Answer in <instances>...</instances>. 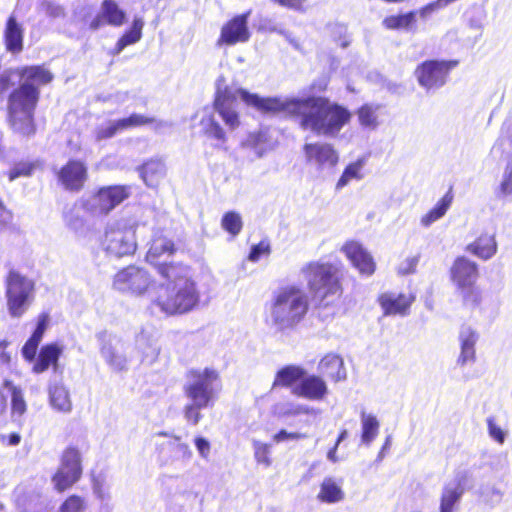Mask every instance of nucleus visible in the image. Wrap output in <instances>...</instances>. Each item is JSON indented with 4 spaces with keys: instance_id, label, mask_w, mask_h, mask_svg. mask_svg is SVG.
I'll return each instance as SVG.
<instances>
[{
    "instance_id": "obj_1",
    "label": "nucleus",
    "mask_w": 512,
    "mask_h": 512,
    "mask_svg": "<svg viewBox=\"0 0 512 512\" xmlns=\"http://www.w3.org/2000/svg\"><path fill=\"white\" fill-rule=\"evenodd\" d=\"M352 112L325 96L303 97L299 127L316 135L336 136L352 120Z\"/></svg>"
},
{
    "instance_id": "obj_2",
    "label": "nucleus",
    "mask_w": 512,
    "mask_h": 512,
    "mask_svg": "<svg viewBox=\"0 0 512 512\" xmlns=\"http://www.w3.org/2000/svg\"><path fill=\"white\" fill-rule=\"evenodd\" d=\"M19 86L9 98V117L14 131L29 135L32 131V68L4 71L0 75V90Z\"/></svg>"
},
{
    "instance_id": "obj_3",
    "label": "nucleus",
    "mask_w": 512,
    "mask_h": 512,
    "mask_svg": "<svg viewBox=\"0 0 512 512\" xmlns=\"http://www.w3.org/2000/svg\"><path fill=\"white\" fill-rule=\"evenodd\" d=\"M183 393L189 403L183 407V416L187 423L197 425L202 419V409L213 407L217 400L215 386L220 384L219 372L210 367L192 368L186 372Z\"/></svg>"
},
{
    "instance_id": "obj_4",
    "label": "nucleus",
    "mask_w": 512,
    "mask_h": 512,
    "mask_svg": "<svg viewBox=\"0 0 512 512\" xmlns=\"http://www.w3.org/2000/svg\"><path fill=\"white\" fill-rule=\"evenodd\" d=\"M308 310V297L296 285L278 288L269 304L271 323L281 331L296 328L305 319Z\"/></svg>"
},
{
    "instance_id": "obj_5",
    "label": "nucleus",
    "mask_w": 512,
    "mask_h": 512,
    "mask_svg": "<svg viewBox=\"0 0 512 512\" xmlns=\"http://www.w3.org/2000/svg\"><path fill=\"white\" fill-rule=\"evenodd\" d=\"M307 288L310 291L317 308H327L343 294L342 267L330 262L312 261L303 268Z\"/></svg>"
},
{
    "instance_id": "obj_6",
    "label": "nucleus",
    "mask_w": 512,
    "mask_h": 512,
    "mask_svg": "<svg viewBox=\"0 0 512 512\" xmlns=\"http://www.w3.org/2000/svg\"><path fill=\"white\" fill-rule=\"evenodd\" d=\"M478 264L466 256H457L449 268V278L456 288L463 307L476 309L483 301V291L477 285Z\"/></svg>"
},
{
    "instance_id": "obj_7",
    "label": "nucleus",
    "mask_w": 512,
    "mask_h": 512,
    "mask_svg": "<svg viewBox=\"0 0 512 512\" xmlns=\"http://www.w3.org/2000/svg\"><path fill=\"white\" fill-rule=\"evenodd\" d=\"M200 293L194 280L170 287H157L153 305L166 315H181L193 310L199 303Z\"/></svg>"
},
{
    "instance_id": "obj_8",
    "label": "nucleus",
    "mask_w": 512,
    "mask_h": 512,
    "mask_svg": "<svg viewBox=\"0 0 512 512\" xmlns=\"http://www.w3.org/2000/svg\"><path fill=\"white\" fill-rule=\"evenodd\" d=\"M240 98L248 105L254 107L264 115L283 114L288 118L300 121L303 98L298 97H260L245 89L238 90Z\"/></svg>"
},
{
    "instance_id": "obj_9",
    "label": "nucleus",
    "mask_w": 512,
    "mask_h": 512,
    "mask_svg": "<svg viewBox=\"0 0 512 512\" xmlns=\"http://www.w3.org/2000/svg\"><path fill=\"white\" fill-rule=\"evenodd\" d=\"M127 185H109L97 189L89 199L81 202L83 210L91 217H103L130 196Z\"/></svg>"
},
{
    "instance_id": "obj_10",
    "label": "nucleus",
    "mask_w": 512,
    "mask_h": 512,
    "mask_svg": "<svg viewBox=\"0 0 512 512\" xmlns=\"http://www.w3.org/2000/svg\"><path fill=\"white\" fill-rule=\"evenodd\" d=\"M80 450L73 445L67 446L60 458V466L52 476L54 488L62 493L70 489L82 477Z\"/></svg>"
},
{
    "instance_id": "obj_11",
    "label": "nucleus",
    "mask_w": 512,
    "mask_h": 512,
    "mask_svg": "<svg viewBox=\"0 0 512 512\" xmlns=\"http://www.w3.org/2000/svg\"><path fill=\"white\" fill-rule=\"evenodd\" d=\"M154 283L152 275L146 269L128 265L116 272L112 287L121 293L141 296L148 292Z\"/></svg>"
},
{
    "instance_id": "obj_12",
    "label": "nucleus",
    "mask_w": 512,
    "mask_h": 512,
    "mask_svg": "<svg viewBox=\"0 0 512 512\" xmlns=\"http://www.w3.org/2000/svg\"><path fill=\"white\" fill-rule=\"evenodd\" d=\"M458 64V60L429 59L418 64L414 74L421 87L427 90L437 89L446 84L450 72Z\"/></svg>"
},
{
    "instance_id": "obj_13",
    "label": "nucleus",
    "mask_w": 512,
    "mask_h": 512,
    "mask_svg": "<svg viewBox=\"0 0 512 512\" xmlns=\"http://www.w3.org/2000/svg\"><path fill=\"white\" fill-rule=\"evenodd\" d=\"M56 179L65 191L79 193L89 179L88 165L82 159L70 158L56 172Z\"/></svg>"
},
{
    "instance_id": "obj_14",
    "label": "nucleus",
    "mask_w": 512,
    "mask_h": 512,
    "mask_svg": "<svg viewBox=\"0 0 512 512\" xmlns=\"http://www.w3.org/2000/svg\"><path fill=\"white\" fill-rule=\"evenodd\" d=\"M32 288L29 280L11 271L7 279L8 308L12 316H21L28 308V295Z\"/></svg>"
},
{
    "instance_id": "obj_15",
    "label": "nucleus",
    "mask_w": 512,
    "mask_h": 512,
    "mask_svg": "<svg viewBox=\"0 0 512 512\" xmlns=\"http://www.w3.org/2000/svg\"><path fill=\"white\" fill-rule=\"evenodd\" d=\"M249 15L250 12H245L227 20L221 27L217 44L233 46L247 42L251 37L248 27Z\"/></svg>"
},
{
    "instance_id": "obj_16",
    "label": "nucleus",
    "mask_w": 512,
    "mask_h": 512,
    "mask_svg": "<svg viewBox=\"0 0 512 512\" xmlns=\"http://www.w3.org/2000/svg\"><path fill=\"white\" fill-rule=\"evenodd\" d=\"M340 250L361 275L371 276L375 273L376 263L374 258L359 241L347 240Z\"/></svg>"
},
{
    "instance_id": "obj_17",
    "label": "nucleus",
    "mask_w": 512,
    "mask_h": 512,
    "mask_svg": "<svg viewBox=\"0 0 512 512\" xmlns=\"http://www.w3.org/2000/svg\"><path fill=\"white\" fill-rule=\"evenodd\" d=\"M305 160L308 164H315L318 168L333 167L338 163L339 155L334 146L326 142L305 143L302 147Z\"/></svg>"
},
{
    "instance_id": "obj_18",
    "label": "nucleus",
    "mask_w": 512,
    "mask_h": 512,
    "mask_svg": "<svg viewBox=\"0 0 512 512\" xmlns=\"http://www.w3.org/2000/svg\"><path fill=\"white\" fill-rule=\"evenodd\" d=\"M104 242L107 252L116 257L130 255L136 249L134 233L129 230L112 229L106 232Z\"/></svg>"
},
{
    "instance_id": "obj_19",
    "label": "nucleus",
    "mask_w": 512,
    "mask_h": 512,
    "mask_svg": "<svg viewBox=\"0 0 512 512\" xmlns=\"http://www.w3.org/2000/svg\"><path fill=\"white\" fill-rule=\"evenodd\" d=\"M163 281L158 287H170L192 281L190 267L182 262L165 261L153 267Z\"/></svg>"
},
{
    "instance_id": "obj_20",
    "label": "nucleus",
    "mask_w": 512,
    "mask_h": 512,
    "mask_svg": "<svg viewBox=\"0 0 512 512\" xmlns=\"http://www.w3.org/2000/svg\"><path fill=\"white\" fill-rule=\"evenodd\" d=\"M414 301L415 295L411 292L399 294L384 292L377 297L384 315H407Z\"/></svg>"
},
{
    "instance_id": "obj_21",
    "label": "nucleus",
    "mask_w": 512,
    "mask_h": 512,
    "mask_svg": "<svg viewBox=\"0 0 512 512\" xmlns=\"http://www.w3.org/2000/svg\"><path fill=\"white\" fill-rule=\"evenodd\" d=\"M292 394L308 400L320 401L328 394V387L320 376L306 373L301 382L292 388Z\"/></svg>"
},
{
    "instance_id": "obj_22",
    "label": "nucleus",
    "mask_w": 512,
    "mask_h": 512,
    "mask_svg": "<svg viewBox=\"0 0 512 512\" xmlns=\"http://www.w3.org/2000/svg\"><path fill=\"white\" fill-rule=\"evenodd\" d=\"M126 22V13L115 0H103L101 12L89 24L90 29L97 30L104 25L120 27Z\"/></svg>"
},
{
    "instance_id": "obj_23",
    "label": "nucleus",
    "mask_w": 512,
    "mask_h": 512,
    "mask_svg": "<svg viewBox=\"0 0 512 512\" xmlns=\"http://www.w3.org/2000/svg\"><path fill=\"white\" fill-rule=\"evenodd\" d=\"M176 251L177 248L172 239L162 233H157L151 239L150 246L145 254V261L151 267H154L164 262L161 261L162 256H172Z\"/></svg>"
},
{
    "instance_id": "obj_24",
    "label": "nucleus",
    "mask_w": 512,
    "mask_h": 512,
    "mask_svg": "<svg viewBox=\"0 0 512 512\" xmlns=\"http://www.w3.org/2000/svg\"><path fill=\"white\" fill-rule=\"evenodd\" d=\"M318 370L333 382H339L346 378L343 358L336 353H327L320 360Z\"/></svg>"
},
{
    "instance_id": "obj_25",
    "label": "nucleus",
    "mask_w": 512,
    "mask_h": 512,
    "mask_svg": "<svg viewBox=\"0 0 512 512\" xmlns=\"http://www.w3.org/2000/svg\"><path fill=\"white\" fill-rule=\"evenodd\" d=\"M63 349L57 343H49L41 347L38 357L34 363V372L42 373L52 368L58 369V361Z\"/></svg>"
},
{
    "instance_id": "obj_26",
    "label": "nucleus",
    "mask_w": 512,
    "mask_h": 512,
    "mask_svg": "<svg viewBox=\"0 0 512 512\" xmlns=\"http://www.w3.org/2000/svg\"><path fill=\"white\" fill-rule=\"evenodd\" d=\"M465 251L482 260H488L497 252L495 236L488 232H482L472 243L465 247Z\"/></svg>"
},
{
    "instance_id": "obj_27",
    "label": "nucleus",
    "mask_w": 512,
    "mask_h": 512,
    "mask_svg": "<svg viewBox=\"0 0 512 512\" xmlns=\"http://www.w3.org/2000/svg\"><path fill=\"white\" fill-rule=\"evenodd\" d=\"M306 370L297 365H286L280 368L272 382V389L275 388H293L301 382L305 376Z\"/></svg>"
},
{
    "instance_id": "obj_28",
    "label": "nucleus",
    "mask_w": 512,
    "mask_h": 512,
    "mask_svg": "<svg viewBox=\"0 0 512 512\" xmlns=\"http://www.w3.org/2000/svg\"><path fill=\"white\" fill-rule=\"evenodd\" d=\"M141 178L149 187L156 188L164 180L166 168L161 159H149L139 168Z\"/></svg>"
},
{
    "instance_id": "obj_29",
    "label": "nucleus",
    "mask_w": 512,
    "mask_h": 512,
    "mask_svg": "<svg viewBox=\"0 0 512 512\" xmlns=\"http://www.w3.org/2000/svg\"><path fill=\"white\" fill-rule=\"evenodd\" d=\"M459 339L461 351L457 363L464 366L476 359L475 344L478 340V334L471 328H466L460 332Z\"/></svg>"
},
{
    "instance_id": "obj_30",
    "label": "nucleus",
    "mask_w": 512,
    "mask_h": 512,
    "mask_svg": "<svg viewBox=\"0 0 512 512\" xmlns=\"http://www.w3.org/2000/svg\"><path fill=\"white\" fill-rule=\"evenodd\" d=\"M5 45L8 52L17 54L23 48V33L20 25L15 18L11 16L6 24L4 31Z\"/></svg>"
},
{
    "instance_id": "obj_31",
    "label": "nucleus",
    "mask_w": 512,
    "mask_h": 512,
    "mask_svg": "<svg viewBox=\"0 0 512 512\" xmlns=\"http://www.w3.org/2000/svg\"><path fill=\"white\" fill-rule=\"evenodd\" d=\"M144 22L141 18L135 17L131 27L126 30L117 40L112 53L119 54L125 47L137 43L142 38Z\"/></svg>"
},
{
    "instance_id": "obj_32",
    "label": "nucleus",
    "mask_w": 512,
    "mask_h": 512,
    "mask_svg": "<svg viewBox=\"0 0 512 512\" xmlns=\"http://www.w3.org/2000/svg\"><path fill=\"white\" fill-rule=\"evenodd\" d=\"M453 199V188L450 187L448 191L443 195V197L436 203V205L421 217V224L428 227L433 222L442 218L450 208Z\"/></svg>"
},
{
    "instance_id": "obj_33",
    "label": "nucleus",
    "mask_w": 512,
    "mask_h": 512,
    "mask_svg": "<svg viewBox=\"0 0 512 512\" xmlns=\"http://www.w3.org/2000/svg\"><path fill=\"white\" fill-rule=\"evenodd\" d=\"M50 404L59 412H69L72 409V402L68 389L63 385L56 383L49 390Z\"/></svg>"
},
{
    "instance_id": "obj_34",
    "label": "nucleus",
    "mask_w": 512,
    "mask_h": 512,
    "mask_svg": "<svg viewBox=\"0 0 512 512\" xmlns=\"http://www.w3.org/2000/svg\"><path fill=\"white\" fill-rule=\"evenodd\" d=\"M417 11H409L405 14L389 15L383 19V26L388 30H410L416 25Z\"/></svg>"
},
{
    "instance_id": "obj_35",
    "label": "nucleus",
    "mask_w": 512,
    "mask_h": 512,
    "mask_svg": "<svg viewBox=\"0 0 512 512\" xmlns=\"http://www.w3.org/2000/svg\"><path fill=\"white\" fill-rule=\"evenodd\" d=\"M317 499L323 503H336L344 499V492L332 478L328 477L321 483Z\"/></svg>"
},
{
    "instance_id": "obj_36",
    "label": "nucleus",
    "mask_w": 512,
    "mask_h": 512,
    "mask_svg": "<svg viewBox=\"0 0 512 512\" xmlns=\"http://www.w3.org/2000/svg\"><path fill=\"white\" fill-rule=\"evenodd\" d=\"M463 494V489L460 485L457 486H444L440 497L439 512H453L456 503L460 500Z\"/></svg>"
},
{
    "instance_id": "obj_37",
    "label": "nucleus",
    "mask_w": 512,
    "mask_h": 512,
    "mask_svg": "<svg viewBox=\"0 0 512 512\" xmlns=\"http://www.w3.org/2000/svg\"><path fill=\"white\" fill-rule=\"evenodd\" d=\"M362 432L361 440L365 444H370L378 435L380 423L375 415L361 412Z\"/></svg>"
},
{
    "instance_id": "obj_38",
    "label": "nucleus",
    "mask_w": 512,
    "mask_h": 512,
    "mask_svg": "<svg viewBox=\"0 0 512 512\" xmlns=\"http://www.w3.org/2000/svg\"><path fill=\"white\" fill-rule=\"evenodd\" d=\"M221 227L233 237L237 236L243 228L240 214L235 211L226 212L222 216Z\"/></svg>"
},
{
    "instance_id": "obj_39",
    "label": "nucleus",
    "mask_w": 512,
    "mask_h": 512,
    "mask_svg": "<svg viewBox=\"0 0 512 512\" xmlns=\"http://www.w3.org/2000/svg\"><path fill=\"white\" fill-rule=\"evenodd\" d=\"M122 132L136 127L151 125L156 122L154 117L132 113L128 117L118 119Z\"/></svg>"
},
{
    "instance_id": "obj_40",
    "label": "nucleus",
    "mask_w": 512,
    "mask_h": 512,
    "mask_svg": "<svg viewBox=\"0 0 512 512\" xmlns=\"http://www.w3.org/2000/svg\"><path fill=\"white\" fill-rule=\"evenodd\" d=\"M377 109L378 106H373L371 104H363L362 106H360L356 111L359 123L364 127H376Z\"/></svg>"
},
{
    "instance_id": "obj_41",
    "label": "nucleus",
    "mask_w": 512,
    "mask_h": 512,
    "mask_svg": "<svg viewBox=\"0 0 512 512\" xmlns=\"http://www.w3.org/2000/svg\"><path fill=\"white\" fill-rule=\"evenodd\" d=\"M361 168L362 161L360 160L348 164L336 183V189H342L353 179H361Z\"/></svg>"
},
{
    "instance_id": "obj_42",
    "label": "nucleus",
    "mask_w": 512,
    "mask_h": 512,
    "mask_svg": "<svg viewBox=\"0 0 512 512\" xmlns=\"http://www.w3.org/2000/svg\"><path fill=\"white\" fill-rule=\"evenodd\" d=\"M214 109L230 130H234L240 126L239 114L233 107L214 106Z\"/></svg>"
},
{
    "instance_id": "obj_43",
    "label": "nucleus",
    "mask_w": 512,
    "mask_h": 512,
    "mask_svg": "<svg viewBox=\"0 0 512 512\" xmlns=\"http://www.w3.org/2000/svg\"><path fill=\"white\" fill-rule=\"evenodd\" d=\"M238 90L239 89L233 91L229 87H224L223 89L217 91L213 106L233 107L237 101V96L240 97Z\"/></svg>"
},
{
    "instance_id": "obj_44",
    "label": "nucleus",
    "mask_w": 512,
    "mask_h": 512,
    "mask_svg": "<svg viewBox=\"0 0 512 512\" xmlns=\"http://www.w3.org/2000/svg\"><path fill=\"white\" fill-rule=\"evenodd\" d=\"M39 14L46 18L57 19L65 16V9L51 1L44 0L39 3Z\"/></svg>"
},
{
    "instance_id": "obj_45",
    "label": "nucleus",
    "mask_w": 512,
    "mask_h": 512,
    "mask_svg": "<svg viewBox=\"0 0 512 512\" xmlns=\"http://www.w3.org/2000/svg\"><path fill=\"white\" fill-rule=\"evenodd\" d=\"M85 509L84 499L79 495H70L61 504L59 512H83Z\"/></svg>"
},
{
    "instance_id": "obj_46",
    "label": "nucleus",
    "mask_w": 512,
    "mask_h": 512,
    "mask_svg": "<svg viewBox=\"0 0 512 512\" xmlns=\"http://www.w3.org/2000/svg\"><path fill=\"white\" fill-rule=\"evenodd\" d=\"M122 132L119 120L110 122L106 127H99L95 131V138L98 141L114 137L117 133Z\"/></svg>"
},
{
    "instance_id": "obj_47",
    "label": "nucleus",
    "mask_w": 512,
    "mask_h": 512,
    "mask_svg": "<svg viewBox=\"0 0 512 512\" xmlns=\"http://www.w3.org/2000/svg\"><path fill=\"white\" fill-rule=\"evenodd\" d=\"M205 133L220 142H225L227 139L224 129L212 116L208 118Z\"/></svg>"
},
{
    "instance_id": "obj_48",
    "label": "nucleus",
    "mask_w": 512,
    "mask_h": 512,
    "mask_svg": "<svg viewBox=\"0 0 512 512\" xmlns=\"http://www.w3.org/2000/svg\"><path fill=\"white\" fill-rule=\"evenodd\" d=\"M10 390L12 394V412L13 414L22 415L26 410L22 391L15 386H10Z\"/></svg>"
},
{
    "instance_id": "obj_49",
    "label": "nucleus",
    "mask_w": 512,
    "mask_h": 512,
    "mask_svg": "<svg viewBox=\"0 0 512 512\" xmlns=\"http://www.w3.org/2000/svg\"><path fill=\"white\" fill-rule=\"evenodd\" d=\"M270 244L267 241H260L259 243L253 245L251 247L248 259L250 261L256 262L262 256L270 254Z\"/></svg>"
},
{
    "instance_id": "obj_50",
    "label": "nucleus",
    "mask_w": 512,
    "mask_h": 512,
    "mask_svg": "<svg viewBox=\"0 0 512 512\" xmlns=\"http://www.w3.org/2000/svg\"><path fill=\"white\" fill-rule=\"evenodd\" d=\"M49 315L47 313H42L39 316V320L36 328L34 329V354L36 353V347L40 342L45 330L49 325Z\"/></svg>"
},
{
    "instance_id": "obj_51",
    "label": "nucleus",
    "mask_w": 512,
    "mask_h": 512,
    "mask_svg": "<svg viewBox=\"0 0 512 512\" xmlns=\"http://www.w3.org/2000/svg\"><path fill=\"white\" fill-rule=\"evenodd\" d=\"M487 426L489 435L499 444H503L505 441V433L502 428L495 423L493 417L487 419Z\"/></svg>"
},
{
    "instance_id": "obj_52",
    "label": "nucleus",
    "mask_w": 512,
    "mask_h": 512,
    "mask_svg": "<svg viewBox=\"0 0 512 512\" xmlns=\"http://www.w3.org/2000/svg\"><path fill=\"white\" fill-rule=\"evenodd\" d=\"M255 457L258 462L264 463L265 465H270V446L265 443H257L255 445Z\"/></svg>"
},
{
    "instance_id": "obj_53",
    "label": "nucleus",
    "mask_w": 512,
    "mask_h": 512,
    "mask_svg": "<svg viewBox=\"0 0 512 512\" xmlns=\"http://www.w3.org/2000/svg\"><path fill=\"white\" fill-rule=\"evenodd\" d=\"M419 263V255H414L405 259L402 265L399 267V274L409 275L416 272V268Z\"/></svg>"
},
{
    "instance_id": "obj_54",
    "label": "nucleus",
    "mask_w": 512,
    "mask_h": 512,
    "mask_svg": "<svg viewBox=\"0 0 512 512\" xmlns=\"http://www.w3.org/2000/svg\"><path fill=\"white\" fill-rule=\"evenodd\" d=\"M53 79V74L44 66H34V82L48 84Z\"/></svg>"
},
{
    "instance_id": "obj_55",
    "label": "nucleus",
    "mask_w": 512,
    "mask_h": 512,
    "mask_svg": "<svg viewBox=\"0 0 512 512\" xmlns=\"http://www.w3.org/2000/svg\"><path fill=\"white\" fill-rule=\"evenodd\" d=\"M499 191L502 195L512 194V165H507Z\"/></svg>"
},
{
    "instance_id": "obj_56",
    "label": "nucleus",
    "mask_w": 512,
    "mask_h": 512,
    "mask_svg": "<svg viewBox=\"0 0 512 512\" xmlns=\"http://www.w3.org/2000/svg\"><path fill=\"white\" fill-rule=\"evenodd\" d=\"M30 163H18L9 172V180L13 181L20 176H28L31 172Z\"/></svg>"
},
{
    "instance_id": "obj_57",
    "label": "nucleus",
    "mask_w": 512,
    "mask_h": 512,
    "mask_svg": "<svg viewBox=\"0 0 512 512\" xmlns=\"http://www.w3.org/2000/svg\"><path fill=\"white\" fill-rule=\"evenodd\" d=\"M272 2L292 10H304V5L307 0H271Z\"/></svg>"
},
{
    "instance_id": "obj_58",
    "label": "nucleus",
    "mask_w": 512,
    "mask_h": 512,
    "mask_svg": "<svg viewBox=\"0 0 512 512\" xmlns=\"http://www.w3.org/2000/svg\"><path fill=\"white\" fill-rule=\"evenodd\" d=\"M441 9H443V7H441L439 1L434 0V1L429 2L428 4L424 5L423 7H421L417 11V14H419L421 18H427L430 14H432L438 10H441Z\"/></svg>"
},
{
    "instance_id": "obj_59",
    "label": "nucleus",
    "mask_w": 512,
    "mask_h": 512,
    "mask_svg": "<svg viewBox=\"0 0 512 512\" xmlns=\"http://www.w3.org/2000/svg\"><path fill=\"white\" fill-rule=\"evenodd\" d=\"M195 445L202 456H207L210 451V443L203 437H196Z\"/></svg>"
},
{
    "instance_id": "obj_60",
    "label": "nucleus",
    "mask_w": 512,
    "mask_h": 512,
    "mask_svg": "<svg viewBox=\"0 0 512 512\" xmlns=\"http://www.w3.org/2000/svg\"><path fill=\"white\" fill-rule=\"evenodd\" d=\"M12 215L11 213L5 209L3 203L0 206V230H3L7 227V225L11 222Z\"/></svg>"
},
{
    "instance_id": "obj_61",
    "label": "nucleus",
    "mask_w": 512,
    "mask_h": 512,
    "mask_svg": "<svg viewBox=\"0 0 512 512\" xmlns=\"http://www.w3.org/2000/svg\"><path fill=\"white\" fill-rule=\"evenodd\" d=\"M250 141L252 142V144L254 146H258L262 143L268 142V136H267L266 132L258 131L251 135Z\"/></svg>"
},
{
    "instance_id": "obj_62",
    "label": "nucleus",
    "mask_w": 512,
    "mask_h": 512,
    "mask_svg": "<svg viewBox=\"0 0 512 512\" xmlns=\"http://www.w3.org/2000/svg\"><path fill=\"white\" fill-rule=\"evenodd\" d=\"M310 412L309 408L303 405H297L286 412H284V415L286 416H296L299 414H308Z\"/></svg>"
},
{
    "instance_id": "obj_63",
    "label": "nucleus",
    "mask_w": 512,
    "mask_h": 512,
    "mask_svg": "<svg viewBox=\"0 0 512 512\" xmlns=\"http://www.w3.org/2000/svg\"><path fill=\"white\" fill-rule=\"evenodd\" d=\"M23 357L28 361L32 362V336L29 337L22 348Z\"/></svg>"
},
{
    "instance_id": "obj_64",
    "label": "nucleus",
    "mask_w": 512,
    "mask_h": 512,
    "mask_svg": "<svg viewBox=\"0 0 512 512\" xmlns=\"http://www.w3.org/2000/svg\"><path fill=\"white\" fill-rule=\"evenodd\" d=\"M272 440L275 443H280L285 440H289L288 432L286 430L282 429L273 435Z\"/></svg>"
}]
</instances>
